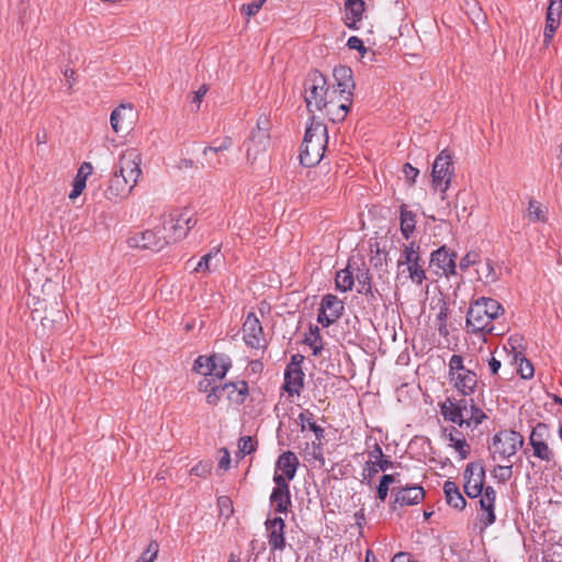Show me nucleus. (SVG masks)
I'll use <instances>...</instances> for the list:
<instances>
[{"label":"nucleus","mask_w":562,"mask_h":562,"mask_svg":"<svg viewBox=\"0 0 562 562\" xmlns=\"http://www.w3.org/2000/svg\"><path fill=\"white\" fill-rule=\"evenodd\" d=\"M363 268L357 267L356 279L358 281V292L364 295H372L371 276L369 269L362 263Z\"/></svg>","instance_id":"nucleus-35"},{"label":"nucleus","mask_w":562,"mask_h":562,"mask_svg":"<svg viewBox=\"0 0 562 562\" xmlns=\"http://www.w3.org/2000/svg\"><path fill=\"white\" fill-rule=\"evenodd\" d=\"M468 5L467 14L470 16L474 24L480 22H485V14L482 12V9L479 7V3L475 0H470L465 2Z\"/></svg>","instance_id":"nucleus-39"},{"label":"nucleus","mask_w":562,"mask_h":562,"mask_svg":"<svg viewBox=\"0 0 562 562\" xmlns=\"http://www.w3.org/2000/svg\"><path fill=\"white\" fill-rule=\"evenodd\" d=\"M335 86L327 82L326 77L317 69L311 70L304 80V101L310 113L319 111L322 103L335 94Z\"/></svg>","instance_id":"nucleus-3"},{"label":"nucleus","mask_w":562,"mask_h":562,"mask_svg":"<svg viewBox=\"0 0 562 562\" xmlns=\"http://www.w3.org/2000/svg\"><path fill=\"white\" fill-rule=\"evenodd\" d=\"M394 501L391 505L393 510H396L397 506H413L418 504L425 497V491L417 484L407 485H395L392 488Z\"/></svg>","instance_id":"nucleus-12"},{"label":"nucleus","mask_w":562,"mask_h":562,"mask_svg":"<svg viewBox=\"0 0 562 562\" xmlns=\"http://www.w3.org/2000/svg\"><path fill=\"white\" fill-rule=\"evenodd\" d=\"M335 282L336 288L341 292H347L352 289L355 283L352 258L349 259L348 265L345 269L337 272Z\"/></svg>","instance_id":"nucleus-31"},{"label":"nucleus","mask_w":562,"mask_h":562,"mask_svg":"<svg viewBox=\"0 0 562 562\" xmlns=\"http://www.w3.org/2000/svg\"><path fill=\"white\" fill-rule=\"evenodd\" d=\"M547 14L560 19L562 15V0H550Z\"/></svg>","instance_id":"nucleus-54"},{"label":"nucleus","mask_w":562,"mask_h":562,"mask_svg":"<svg viewBox=\"0 0 562 562\" xmlns=\"http://www.w3.org/2000/svg\"><path fill=\"white\" fill-rule=\"evenodd\" d=\"M162 239L161 229L158 232L147 229L142 233H136L127 239L128 246H149L158 244Z\"/></svg>","instance_id":"nucleus-30"},{"label":"nucleus","mask_w":562,"mask_h":562,"mask_svg":"<svg viewBox=\"0 0 562 562\" xmlns=\"http://www.w3.org/2000/svg\"><path fill=\"white\" fill-rule=\"evenodd\" d=\"M221 248H216V251L215 252H209L206 255H204L200 261L196 263L195 268H194V271L199 272V271H210V260L215 256L218 255V251H220Z\"/></svg>","instance_id":"nucleus-51"},{"label":"nucleus","mask_w":562,"mask_h":562,"mask_svg":"<svg viewBox=\"0 0 562 562\" xmlns=\"http://www.w3.org/2000/svg\"><path fill=\"white\" fill-rule=\"evenodd\" d=\"M321 310L328 312L334 318H339L344 312V302L334 294H326L321 302Z\"/></svg>","instance_id":"nucleus-33"},{"label":"nucleus","mask_w":562,"mask_h":562,"mask_svg":"<svg viewBox=\"0 0 562 562\" xmlns=\"http://www.w3.org/2000/svg\"><path fill=\"white\" fill-rule=\"evenodd\" d=\"M243 338L250 348H265L266 339L262 326L255 313L250 312L243 324Z\"/></svg>","instance_id":"nucleus-14"},{"label":"nucleus","mask_w":562,"mask_h":562,"mask_svg":"<svg viewBox=\"0 0 562 562\" xmlns=\"http://www.w3.org/2000/svg\"><path fill=\"white\" fill-rule=\"evenodd\" d=\"M300 462L297 457L292 451L283 452L277 461V468L282 471L285 481L289 482L294 479Z\"/></svg>","instance_id":"nucleus-25"},{"label":"nucleus","mask_w":562,"mask_h":562,"mask_svg":"<svg viewBox=\"0 0 562 562\" xmlns=\"http://www.w3.org/2000/svg\"><path fill=\"white\" fill-rule=\"evenodd\" d=\"M211 357H215L217 359L216 362H214V366L209 367V371H205L206 376L210 375L221 381L225 378L227 371L232 367V361L229 357L221 353H214Z\"/></svg>","instance_id":"nucleus-32"},{"label":"nucleus","mask_w":562,"mask_h":562,"mask_svg":"<svg viewBox=\"0 0 562 562\" xmlns=\"http://www.w3.org/2000/svg\"><path fill=\"white\" fill-rule=\"evenodd\" d=\"M258 442L254 440L250 436H244L240 437L238 440V452L237 454L240 458H244L247 454H250L251 452H255L257 450Z\"/></svg>","instance_id":"nucleus-38"},{"label":"nucleus","mask_w":562,"mask_h":562,"mask_svg":"<svg viewBox=\"0 0 562 562\" xmlns=\"http://www.w3.org/2000/svg\"><path fill=\"white\" fill-rule=\"evenodd\" d=\"M195 224L196 220L190 211L172 210L164 216L161 227L162 246L179 243Z\"/></svg>","instance_id":"nucleus-4"},{"label":"nucleus","mask_w":562,"mask_h":562,"mask_svg":"<svg viewBox=\"0 0 562 562\" xmlns=\"http://www.w3.org/2000/svg\"><path fill=\"white\" fill-rule=\"evenodd\" d=\"M220 381L213 376H205L198 383L200 392L207 393L220 385Z\"/></svg>","instance_id":"nucleus-49"},{"label":"nucleus","mask_w":562,"mask_h":562,"mask_svg":"<svg viewBox=\"0 0 562 562\" xmlns=\"http://www.w3.org/2000/svg\"><path fill=\"white\" fill-rule=\"evenodd\" d=\"M347 46L350 49H356V50L360 52L362 55L367 50L366 47H364L363 42L359 37H357V36L349 37V40L347 42Z\"/></svg>","instance_id":"nucleus-58"},{"label":"nucleus","mask_w":562,"mask_h":562,"mask_svg":"<svg viewBox=\"0 0 562 562\" xmlns=\"http://www.w3.org/2000/svg\"><path fill=\"white\" fill-rule=\"evenodd\" d=\"M513 475V465H496L494 476L502 483L507 482Z\"/></svg>","instance_id":"nucleus-48"},{"label":"nucleus","mask_w":562,"mask_h":562,"mask_svg":"<svg viewBox=\"0 0 562 562\" xmlns=\"http://www.w3.org/2000/svg\"><path fill=\"white\" fill-rule=\"evenodd\" d=\"M463 477L464 493L470 498L479 497L483 492V485L485 481V470L483 465L475 462L468 463L463 472Z\"/></svg>","instance_id":"nucleus-11"},{"label":"nucleus","mask_w":562,"mask_h":562,"mask_svg":"<svg viewBox=\"0 0 562 562\" xmlns=\"http://www.w3.org/2000/svg\"><path fill=\"white\" fill-rule=\"evenodd\" d=\"M159 552V544L156 540H151L146 550L140 554V557L135 562H154Z\"/></svg>","instance_id":"nucleus-43"},{"label":"nucleus","mask_w":562,"mask_h":562,"mask_svg":"<svg viewBox=\"0 0 562 562\" xmlns=\"http://www.w3.org/2000/svg\"><path fill=\"white\" fill-rule=\"evenodd\" d=\"M304 372L302 370H285L282 389L290 395H300L304 386Z\"/></svg>","instance_id":"nucleus-27"},{"label":"nucleus","mask_w":562,"mask_h":562,"mask_svg":"<svg viewBox=\"0 0 562 562\" xmlns=\"http://www.w3.org/2000/svg\"><path fill=\"white\" fill-rule=\"evenodd\" d=\"M134 187L122 175L113 172L104 195L110 201L122 200L127 198Z\"/></svg>","instance_id":"nucleus-19"},{"label":"nucleus","mask_w":562,"mask_h":562,"mask_svg":"<svg viewBox=\"0 0 562 562\" xmlns=\"http://www.w3.org/2000/svg\"><path fill=\"white\" fill-rule=\"evenodd\" d=\"M551 432L544 423H537L529 435V445L532 447V456L541 461L550 463L554 460V452L549 447Z\"/></svg>","instance_id":"nucleus-6"},{"label":"nucleus","mask_w":562,"mask_h":562,"mask_svg":"<svg viewBox=\"0 0 562 562\" xmlns=\"http://www.w3.org/2000/svg\"><path fill=\"white\" fill-rule=\"evenodd\" d=\"M273 482L276 486L270 495V504L277 513H286L292 507L290 484L283 475L274 473Z\"/></svg>","instance_id":"nucleus-13"},{"label":"nucleus","mask_w":562,"mask_h":562,"mask_svg":"<svg viewBox=\"0 0 562 562\" xmlns=\"http://www.w3.org/2000/svg\"><path fill=\"white\" fill-rule=\"evenodd\" d=\"M412 555L407 552H398L394 554L391 562H413Z\"/></svg>","instance_id":"nucleus-64"},{"label":"nucleus","mask_w":562,"mask_h":562,"mask_svg":"<svg viewBox=\"0 0 562 562\" xmlns=\"http://www.w3.org/2000/svg\"><path fill=\"white\" fill-rule=\"evenodd\" d=\"M419 248H405L404 251V260L401 258L398 260V265H407V270L409 272V278L417 284H422V282L426 279L425 270L423 266L419 263L420 257L418 252Z\"/></svg>","instance_id":"nucleus-18"},{"label":"nucleus","mask_w":562,"mask_h":562,"mask_svg":"<svg viewBox=\"0 0 562 562\" xmlns=\"http://www.w3.org/2000/svg\"><path fill=\"white\" fill-rule=\"evenodd\" d=\"M327 140V126L321 121H315V116L312 115L301 145V165L307 168L316 166L324 156Z\"/></svg>","instance_id":"nucleus-1"},{"label":"nucleus","mask_w":562,"mask_h":562,"mask_svg":"<svg viewBox=\"0 0 562 562\" xmlns=\"http://www.w3.org/2000/svg\"><path fill=\"white\" fill-rule=\"evenodd\" d=\"M140 162L139 151L136 148H128L120 156L119 166L114 172L122 175L132 186H136L142 176Z\"/></svg>","instance_id":"nucleus-9"},{"label":"nucleus","mask_w":562,"mask_h":562,"mask_svg":"<svg viewBox=\"0 0 562 562\" xmlns=\"http://www.w3.org/2000/svg\"><path fill=\"white\" fill-rule=\"evenodd\" d=\"M366 10L364 0H346L345 1V24L352 30L359 29V23L362 20Z\"/></svg>","instance_id":"nucleus-23"},{"label":"nucleus","mask_w":562,"mask_h":562,"mask_svg":"<svg viewBox=\"0 0 562 562\" xmlns=\"http://www.w3.org/2000/svg\"><path fill=\"white\" fill-rule=\"evenodd\" d=\"M311 336L305 338V342L312 348L313 356H318L323 350L322 336L317 326H310Z\"/></svg>","instance_id":"nucleus-37"},{"label":"nucleus","mask_w":562,"mask_h":562,"mask_svg":"<svg viewBox=\"0 0 562 562\" xmlns=\"http://www.w3.org/2000/svg\"><path fill=\"white\" fill-rule=\"evenodd\" d=\"M449 379L457 375L458 373L469 370L463 364V358L460 355H452L449 360Z\"/></svg>","instance_id":"nucleus-44"},{"label":"nucleus","mask_w":562,"mask_h":562,"mask_svg":"<svg viewBox=\"0 0 562 562\" xmlns=\"http://www.w3.org/2000/svg\"><path fill=\"white\" fill-rule=\"evenodd\" d=\"M514 360L516 362L519 361L518 373L520 374V376L522 379L527 380V379H531L533 376V373H535L533 366L528 359H526L522 356L521 352H515Z\"/></svg>","instance_id":"nucleus-36"},{"label":"nucleus","mask_w":562,"mask_h":562,"mask_svg":"<svg viewBox=\"0 0 562 562\" xmlns=\"http://www.w3.org/2000/svg\"><path fill=\"white\" fill-rule=\"evenodd\" d=\"M457 258L458 255L453 248H437L431 252L430 267L437 276L450 278L457 276Z\"/></svg>","instance_id":"nucleus-10"},{"label":"nucleus","mask_w":562,"mask_h":562,"mask_svg":"<svg viewBox=\"0 0 562 562\" xmlns=\"http://www.w3.org/2000/svg\"><path fill=\"white\" fill-rule=\"evenodd\" d=\"M503 311L502 305L496 300L482 296L470 305L467 313V328L473 333H493L492 322Z\"/></svg>","instance_id":"nucleus-2"},{"label":"nucleus","mask_w":562,"mask_h":562,"mask_svg":"<svg viewBox=\"0 0 562 562\" xmlns=\"http://www.w3.org/2000/svg\"><path fill=\"white\" fill-rule=\"evenodd\" d=\"M479 255L475 251H469L459 263V268L465 271L469 267L477 262Z\"/></svg>","instance_id":"nucleus-53"},{"label":"nucleus","mask_w":562,"mask_h":562,"mask_svg":"<svg viewBox=\"0 0 562 562\" xmlns=\"http://www.w3.org/2000/svg\"><path fill=\"white\" fill-rule=\"evenodd\" d=\"M449 380L453 387H456L463 396L474 393L477 385V375L470 369L458 373Z\"/></svg>","instance_id":"nucleus-24"},{"label":"nucleus","mask_w":562,"mask_h":562,"mask_svg":"<svg viewBox=\"0 0 562 562\" xmlns=\"http://www.w3.org/2000/svg\"><path fill=\"white\" fill-rule=\"evenodd\" d=\"M445 436L451 442V446L458 451L460 459L464 460L470 454V446L468 445L463 434L459 431L454 426L445 428Z\"/></svg>","instance_id":"nucleus-26"},{"label":"nucleus","mask_w":562,"mask_h":562,"mask_svg":"<svg viewBox=\"0 0 562 562\" xmlns=\"http://www.w3.org/2000/svg\"><path fill=\"white\" fill-rule=\"evenodd\" d=\"M314 414L310 412L308 409H305L304 412L300 413L299 420L301 422V431L305 430V424L310 426V423H313Z\"/></svg>","instance_id":"nucleus-60"},{"label":"nucleus","mask_w":562,"mask_h":562,"mask_svg":"<svg viewBox=\"0 0 562 562\" xmlns=\"http://www.w3.org/2000/svg\"><path fill=\"white\" fill-rule=\"evenodd\" d=\"M479 503L482 513L479 515L477 519L482 530H484L496 520L495 502L488 499V497H481Z\"/></svg>","instance_id":"nucleus-29"},{"label":"nucleus","mask_w":562,"mask_h":562,"mask_svg":"<svg viewBox=\"0 0 562 562\" xmlns=\"http://www.w3.org/2000/svg\"><path fill=\"white\" fill-rule=\"evenodd\" d=\"M403 172L405 175L406 180L412 184L415 182L416 177L419 175V170L413 167L411 164H405L403 167Z\"/></svg>","instance_id":"nucleus-55"},{"label":"nucleus","mask_w":562,"mask_h":562,"mask_svg":"<svg viewBox=\"0 0 562 562\" xmlns=\"http://www.w3.org/2000/svg\"><path fill=\"white\" fill-rule=\"evenodd\" d=\"M528 213L531 221L543 222L546 220L540 203L535 200L529 202Z\"/></svg>","instance_id":"nucleus-47"},{"label":"nucleus","mask_w":562,"mask_h":562,"mask_svg":"<svg viewBox=\"0 0 562 562\" xmlns=\"http://www.w3.org/2000/svg\"><path fill=\"white\" fill-rule=\"evenodd\" d=\"M470 404L471 415L470 417H465V422L469 423V427L473 424L475 427L483 423V420L487 417L486 414L474 404V401L471 398L468 401Z\"/></svg>","instance_id":"nucleus-41"},{"label":"nucleus","mask_w":562,"mask_h":562,"mask_svg":"<svg viewBox=\"0 0 562 562\" xmlns=\"http://www.w3.org/2000/svg\"><path fill=\"white\" fill-rule=\"evenodd\" d=\"M468 405L469 402L465 398L456 400L447 397L440 405V413L446 420L457 424L459 427H469V423L465 422L464 416Z\"/></svg>","instance_id":"nucleus-15"},{"label":"nucleus","mask_w":562,"mask_h":562,"mask_svg":"<svg viewBox=\"0 0 562 562\" xmlns=\"http://www.w3.org/2000/svg\"><path fill=\"white\" fill-rule=\"evenodd\" d=\"M265 527L268 532L267 537L271 552H282L286 546L284 520L281 517L268 518Z\"/></svg>","instance_id":"nucleus-16"},{"label":"nucleus","mask_w":562,"mask_h":562,"mask_svg":"<svg viewBox=\"0 0 562 562\" xmlns=\"http://www.w3.org/2000/svg\"><path fill=\"white\" fill-rule=\"evenodd\" d=\"M134 110L131 103H122L115 108L110 117L113 131L117 134H127L134 123Z\"/></svg>","instance_id":"nucleus-17"},{"label":"nucleus","mask_w":562,"mask_h":562,"mask_svg":"<svg viewBox=\"0 0 562 562\" xmlns=\"http://www.w3.org/2000/svg\"><path fill=\"white\" fill-rule=\"evenodd\" d=\"M222 391H221V387L220 385L215 389H212V391L207 392V395H206V403L210 404V405H217L221 397H222Z\"/></svg>","instance_id":"nucleus-57"},{"label":"nucleus","mask_w":562,"mask_h":562,"mask_svg":"<svg viewBox=\"0 0 562 562\" xmlns=\"http://www.w3.org/2000/svg\"><path fill=\"white\" fill-rule=\"evenodd\" d=\"M215 357H205V356H199L194 363H193V370L202 375L206 376L205 371H209V367H213L214 362H216Z\"/></svg>","instance_id":"nucleus-42"},{"label":"nucleus","mask_w":562,"mask_h":562,"mask_svg":"<svg viewBox=\"0 0 562 562\" xmlns=\"http://www.w3.org/2000/svg\"><path fill=\"white\" fill-rule=\"evenodd\" d=\"M338 318H334L333 316L329 315V313L318 308V314H317V322L319 324H322L323 327H328L330 326L333 323H335Z\"/></svg>","instance_id":"nucleus-56"},{"label":"nucleus","mask_w":562,"mask_h":562,"mask_svg":"<svg viewBox=\"0 0 562 562\" xmlns=\"http://www.w3.org/2000/svg\"><path fill=\"white\" fill-rule=\"evenodd\" d=\"M485 270H486V272H485L484 277L487 281H495L497 279V276L494 270L493 261L491 259H486Z\"/></svg>","instance_id":"nucleus-62"},{"label":"nucleus","mask_w":562,"mask_h":562,"mask_svg":"<svg viewBox=\"0 0 562 562\" xmlns=\"http://www.w3.org/2000/svg\"><path fill=\"white\" fill-rule=\"evenodd\" d=\"M222 395L235 405H243L249 395V387L246 381L228 382L220 384Z\"/></svg>","instance_id":"nucleus-20"},{"label":"nucleus","mask_w":562,"mask_h":562,"mask_svg":"<svg viewBox=\"0 0 562 562\" xmlns=\"http://www.w3.org/2000/svg\"><path fill=\"white\" fill-rule=\"evenodd\" d=\"M352 97L353 95L342 93L336 89L335 94L330 97L327 102L322 103L319 112H323L333 123H340L349 112Z\"/></svg>","instance_id":"nucleus-8"},{"label":"nucleus","mask_w":562,"mask_h":562,"mask_svg":"<svg viewBox=\"0 0 562 562\" xmlns=\"http://www.w3.org/2000/svg\"><path fill=\"white\" fill-rule=\"evenodd\" d=\"M368 465V476L373 477L379 471H386L393 467V462L390 458H384L381 460H376L374 462H367Z\"/></svg>","instance_id":"nucleus-40"},{"label":"nucleus","mask_w":562,"mask_h":562,"mask_svg":"<svg viewBox=\"0 0 562 562\" xmlns=\"http://www.w3.org/2000/svg\"><path fill=\"white\" fill-rule=\"evenodd\" d=\"M390 233H391L390 228H386V229L381 228L380 232L375 233L376 236L374 238H370L369 246L379 247V246H386V244L389 241L393 243V235L391 237H389Z\"/></svg>","instance_id":"nucleus-45"},{"label":"nucleus","mask_w":562,"mask_h":562,"mask_svg":"<svg viewBox=\"0 0 562 562\" xmlns=\"http://www.w3.org/2000/svg\"><path fill=\"white\" fill-rule=\"evenodd\" d=\"M211 471V465L210 464H203L202 462H200L199 464H196L195 467H193L191 469V474L193 475H196V476H205L207 473H210Z\"/></svg>","instance_id":"nucleus-59"},{"label":"nucleus","mask_w":562,"mask_h":562,"mask_svg":"<svg viewBox=\"0 0 562 562\" xmlns=\"http://www.w3.org/2000/svg\"><path fill=\"white\" fill-rule=\"evenodd\" d=\"M206 92H207V87L205 85H203L199 88V90H196L193 93V98H192L191 102L196 104V109L200 108V103H201L202 99L204 98V95L206 94Z\"/></svg>","instance_id":"nucleus-61"},{"label":"nucleus","mask_w":562,"mask_h":562,"mask_svg":"<svg viewBox=\"0 0 562 562\" xmlns=\"http://www.w3.org/2000/svg\"><path fill=\"white\" fill-rule=\"evenodd\" d=\"M443 493L449 506L458 510H463L465 508L467 501L454 482L446 481L443 484Z\"/></svg>","instance_id":"nucleus-28"},{"label":"nucleus","mask_w":562,"mask_h":562,"mask_svg":"<svg viewBox=\"0 0 562 562\" xmlns=\"http://www.w3.org/2000/svg\"><path fill=\"white\" fill-rule=\"evenodd\" d=\"M454 173L452 156L448 150H442L435 159L431 170V182L435 188L443 186L440 190L446 192Z\"/></svg>","instance_id":"nucleus-7"},{"label":"nucleus","mask_w":562,"mask_h":562,"mask_svg":"<svg viewBox=\"0 0 562 562\" xmlns=\"http://www.w3.org/2000/svg\"><path fill=\"white\" fill-rule=\"evenodd\" d=\"M415 214L412 211H408L405 204L401 205V232L406 239L411 237L415 229Z\"/></svg>","instance_id":"nucleus-34"},{"label":"nucleus","mask_w":562,"mask_h":562,"mask_svg":"<svg viewBox=\"0 0 562 562\" xmlns=\"http://www.w3.org/2000/svg\"><path fill=\"white\" fill-rule=\"evenodd\" d=\"M304 357L302 355H293L291 358V362L286 366L285 370H302L301 363L303 362Z\"/></svg>","instance_id":"nucleus-63"},{"label":"nucleus","mask_w":562,"mask_h":562,"mask_svg":"<svg viewBox=\"0 0 562 562\" xmlns=\"http://www.w3.org/2000/svg\"><path fill=\"white\" fill-rule=\"evenodd\" d=\"M333 77L335 80V89L342 93L353 95L356 83L353 81L352 69L345 65L336 66L333 70Z\"/></svg>","instance_id":"nucleus-21"},{"label":"nucleus","mask_w":562,"mask_h":562,"mask_svg":"<svg viewBox=\"0 0 562 562\" xmlns=\"http://www.w3.org/2000/svg\"><path fill=\"white\" fill-rule=\"evenodd\" d=\"M525 438L522 435L513 429H503L497 431L492 439L488 450L493 460L498 456L501 459H509L524 446Z\"/></svg>","instance_id":"nucleus-5"},{"label":"nucleus","mask_w":562,"mask_h":562,"mask_svg":"<svg viewBox=\"0 0 562 562\" xmlns=\"http://www.w3.org/2000/svg\"><path fill=\"white\" fill-rule=\"evenodd\" d=\"M370 254L373 252L372 248H368ZM387 252L385 248H375V254L370 256V265L374 268H381L386 261Z\"/></svg>","instance_id":"nucleus-46"},{"label":"nucleus","mask_w":562,"mask_h":562,"mask_svg":"<svg viewBox=\"0 0 562 562\" xmlns=\"http://www.w3.org/2000/svg\"><path fill=\"white\" fill-rule=\"evenodd\" d=\"M86 188V181L83 177H76L72 184V190L69 193V199L74 200L78 198Z\"/></svg>","instance_id":"nucleus-52"},{"label":"nucleus","mask_w":562,"mask_h":562,"mask_svg":"<svg viewBox=\"0 0 562 562\" xmlns=\"http://www.w3.org/2000/svg\"><path fill=\"white\" fill-rule=\"evenodd\" d=\"M266 1L267 0H254L250 3L243 4L240 10L247 16H254L258 13Z\"/></svg>","instance_id":"nucleus-50"},{"label":"nucleus","mask_w":562,"mask_h":562,"mask_svg":"<svg viewBox=\"0 0 562 562\" xmlns=\"http://www.w3.org/2000/svg\"><path fill=\"white\" fill-rule=\"evenodd\" d=\"M270 135L268 128H254L248 138V146L246 149L247 158L249 159L254 155L256 156L265 151L269 144Z\"/></svg>","instance_id":"nucleus-22"}]
</instances>
